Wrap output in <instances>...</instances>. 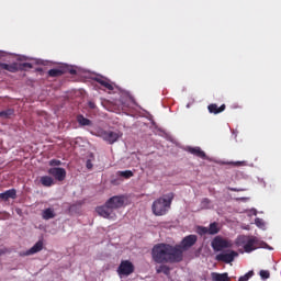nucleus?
I'll use <instances>...</instances> for the list:
<instances>
[{
  "instance_id": "f257e3e1",
  "label": "nucleus",
  "mask_w": 281,
  "mask_h": 281,
  "mask_svg": "<svg viewBox=\"0 0 281 281\" xmlns=\"http://www.w3.org/2000/svg\"><path fill=\"white\" fill-rule=\"evenodd\" d=\"M151 258L157 265L181 262L183 260V250H181V246L157 244L151 249Z\"/></svg>"
},
{
  "instance_id": "f03ea898",
  "label": "nucleus",
  "mask_w": 281,
  "mask_h": 281,
  "mask_svg": "<svg viewBox=\"0 0 281 281\" xmlns=\"http://www.w3.org/2000/svg\"><path fill=\"white\" fill-rule=\"evenodd\" d=\"M175 193H168L165 196L156 199L151 204V212L155 216H166L170 212Z\"/></svg>"
},
{
  "instance_id": "7ed1b4c3",
  "label": "nucleus",
  "mask_w": 281,
  "mask_h": 281,
  "mask_svg": "<svg viewBox=\"0 0 281 281\" xmlns=\"http://www.w3.org/2000/svg\"><path fill=\"white\" fill-rule=\"evenodd\" d=\"M238 240L240 245H244L246 254H251V251H256L260 247V241L255 236L241 235Z\"/></svg>"
},
{
  "instance_id": "20e7f679",
  "label": "nucleus",
  "mask_w": 281,
  "mask_h": 281,
  "mask_svg": "<svg viewBox=\"0 0 281 281\" xmlns=\"http://www.w3.org/2000/svg\"><path fill=\"white\" fill-rule=\"evenodd\" d=\"M34 66L30 63H12L5 64L0 63V71H9L10 74H16V71H27V69H32Z\"/></svg>"
},
{
  "instance_id": "39448f33",
  "label": "nucleus",
  "mask_w": 281,
  "mask_h": 281,
  "mask_svg": "<svg viewBox=\"0 0 281 281\" xmlns=\"http://www.w3.org/2000/svg\"><path fill=\"white\" fill-rule=\"evenodd\" d=\"M95 212L99 216H102V218H108L110 221H115V218H117V215H115V212L112 211L108 202L102 206H98Z\"/></svg>"
},
{
  "instance_id": "423d86ee",
  "label": "nucleus",
  "mask_w": 281,
  "mask_h": 281,
  "mask_svg": "<svg viewBox=\"0 0 281 281\" xmlns=\"http://www.w3.org/2000/svg\"><path fill=\"white\" fill-rule=\"evenodd\" d=\"M212 249L214 251H223V249H229L232 243L227 239H223L221 236H216L211 243Z\"/></svg>"
},
{
  "instance_id": "0eeeda50",
  "label": "nucleus",
  "mask_w": 281,
  "mask_h": 281,
  "mask_svg": "<svg viewBox=\"0 0 281 281\" xmlns=\"http://www.w3.org/2000/svg\"><path fill=\"white\" fill-rule=\"evenodd\" d=\"M238 254L236 250H227L225 252H221L215 256V260L217 262H225L226 265H229L231 262H234V259L237 258Z\"/></svg>"
},
{
  "instance_id": "6e6552de",
  "label": "nucleus",
  "mask_w": 281,
  "mask_h": 281,
  "mask_svg": "<svg viewBox=\"0 0 281 281\" xmlns=\"http://www.w3.org/2000/svg\"><path fill=\"white\" fill-rule=\"evenodd\" d=\"M117 271L120 276H131V273L135 271V266L128 260H123L121 261Z\"/></svg>"
},
{
  "instance_id": "1a4fd4ad",
  "label": "nucleus",
  "mask_w": 281,
  "mask_h": 281,
  "mask_svg": "<svg viewBox=\"0 0 281 281\" xmlns=\"http://www.w3.org/2000/svg\"><path fill=\"white\" fill-rule=\"evenodd\" d=\"M101 137L104 139V142H108V144H115L120 137H122V133L120 132H113V131H103L101 132Z\"/></svg>"
},
{
  "instance_id": "9d476101",
  "label": "nucleus",
  "mask_w": 281,
  "mask_h": 281,
  "mask_svg": "<svg viewBox=\"0 0 281 281\" xmlns=\"http://www.w3.org/2000/svg\"><path fill=\"white\" fill-rule=\"evenodd\" d=\"M48 175H50V177H54L56 181H65V179L67 178V170L60 167H53L48 169Z\"/></svg>"
},
{
  "instance_id": "9b49d317",
  "label": "nucleus",
  "mask_w": 281,
  "mask_h": 281,
  "mask_svg": "<svg viewBox=\"0 0 281 281\" xmlns=\"http://www.w3.org/2000/svg\"><path fill=\"white\" fill-rule=\"evenodd\" d=\"M196 240H199V238L196 237V235H189L186 236L180 244V249L181 251H186L188 249H190V247H194V245H196Z\"/></svg>"
},
{
  "instance_id": "f8f14e48",
  "label": "nucleus",
  "mask_w": 281,
  "mask_h": 281,
  "mask_svg": "<svg viewBox=\"0 0 281 281\" xmlns=\"http://www.w3.org/2000/svg\"><path fill=\"white\" fill-rule=\"evenodd\" d=\"M124 196L123 195H114L110 198L106 203L113 210H120V207H124Z\"/></svg>"
},
{
  "instance_id": "ddd939ff",
  "label": "nucleus",
  "mask_w": 281,
  "mask_h": 281,
  "mask_svg": "<svg viewBox=\"0 0 281 281\" xmlns=\"http://www.w3.org/2000/svg\"><path fill=\"white\" fill-rule=\"evenodd\" d=\"M38 251H43V240H38L33 247L26 250L23 256H34V254H38Z\"/></svg>"
},
{
  "instance_id": "4468645a",
  "label": "nucleus",
  "mask_w": 281,
  "mask_h": 281,
  "mask_svg": "<svg viewBox=\"0 0 281 281\" xmlns=\"http://www.w3.org/2000/svg\"><path fill=\"white\" fill-rule=\"evenodd\" d=\"M188 153L191 155H194L195 157H199L200 159H206L205 151L201 149V147H188Z\"/></svg>"
},
{
  "instance_id": "2eb2a0df",
  "label": "nucleus",
  "mask_w": 281,
  "mask_h": 281,
  "mask_svg": "<svg viewBox=\"0 0 281 281\" xmlns=\"http://www.w3.org/2000/svg\"><path fill=\"white\" fill-rule=\"evenodd\" d=\"M1 201H9V199H16V189H9L0 193Z\"/></svg>"
},
{
  "instance_id": "dca6fc26",
  "label": "nucleus",
  "mask_w": 281,
  "mask_h": 281,
  "mask_svg": "<svg viewBox=\"0 0 281 281\" xmlns=\"http://www.w3.org/2000/svg\"><path fill=\"white\" fill-rule=\"evenodd\" d=\"M225 104H222L220 108L216 103H212L207 106L210 113H214V115H218V113H223L225 111Z\"/></svg>"
},
{
  "instance_id": "f3484780",
  "label": "nucleus",
  "mask_w": 281,
  "mask_h": 281,
  "mask_svg": "<svg viewBox=\"0 0 281 281\" xmlns=\"http://www.w3.org/2000/svg\"><path fill=\"white\" fill-rule=\"evenodd\" d=\"M95 81L101 85V87H104V89H108V91H113L114 87L109 79H104L102 77L95 78Z\"/></svg>"
},
{
  "instance_id": "a211bd4d",
  "label": "nucleus",
  "mask_w": 281,
  "mask_h": 281,
  "mask_svg": "<svg viewBox=\"0 0 281 281\" xmlns=\"http://www.w3.org/2000/svg\"><path fill=\"white\" fill-rule=\"evenodd\" d=\"M42 218L44 221H50V218H56V212L52 207L45 209L42 212Z\"/></svg>"
},
{
  "instance_id": "6ab92c4d",
  "label": "nucleus",
  "mask_w": 281,
  "mask_h": 281,
  "mask_svg": "<svg viewBox=\"0 0 281 281\" xmlns=\"http://www.w3.org/2000/svg\"><path fill=\"white\" fill-rule=\"evenodd\" d=\"M41 183L44 186V188H52V186H54V178L49 176H43L41 177Z\"/></svg>"
},
{
  "instance_id": "aec40b11",
  "label": "nucleus",
  "mask_w": 281,
  "mask_h": 281,
  "mask_svg": "<svg viewBox=\"0 0 281 281\" xmlns=\"http://www.w3.org/2000/svg\"><path fill=\"white\" fill-rule=\"evenodd\" d=\"M212 278L214 281H229V276L227 274V272L225 273L213 272Z\"/></svg>"
},
{
  "instance_id": "412c9836",
  "label": "nucleus",
  "mask_w": 281,
  "mask_h": 281,
  "mask_svg": "<svg viewBox=\"0 0 281 281\" xmlns=\"http://www.w3.org/2000/svg\"><path fill=\"white\" fill-rule=\"evenodd\" d=\"M207 231L210 236H215V234H218V232H221V228H218V223H211Z\"/></svg>"
},
{
  "instance_id": "4be33fe9",
  "label": "nucleus",
  "mask_w": 281,
  "mask_h": 281,
  "mask_svg": "<svg viewBox=\"0 0 281 281\" xmlns=\"http://www.w3.org/2000/svg\"><path fill=\"white\" fill-rule=\"evenodd\" d=\"M77 122L80 124V126H91V120L85 117L82 114L77 116Z\"/></svg>"
},
{
  "instance_id": "5701e85b",
  "label": "nucleus",
  "mask_w": 281,
  "mask_h": 281,
  "mask_svg": "<svg viewBox=\"0 0 281 281\" xmlns=\"http://www.w3.org/2000/svg\"><path fill=\"white\" fill-rule=\"evenodd\" d=\"M63 74H65V71H63V69H58V68H53V69L48 70V76L50 78H58V77L63 76Z\"/></svg>"
},
{
  "instance_id": "b1692460",
  "label": "nucleus",
  "mask_w": 281,
  "mask_h": 281,
  "mask_svg": "<svg viewBox=\"0 0 281 281\" xmlns=\"http://www.w3.org/2000/svg\"><path fill=\"white\" fill-rule=\"evenodd\" d=\"M14 115L13 109L3 110L0 112V117H3L4 120H9V117H12Z\"/></svg>"
},
{
  "instance_id": "393cba45",
  "label": "nucleus",
  "mask_w": 281,
  "mask_h": 281,
  "mask_svg": "<svg viewBox=\"0 0 281 281\" xmlns=\"http://www.w3.org/2000/svg\"><path fill=\"white\" fill-rule=\"evenodd\" d=\"M157 273H164L165 276H168L170 273V267L166 265H161L156 269Z\"/></svg>"
},
{
  "instance_id": "a878e982",
  "label": "nucleus",
  "mask_w": 281,
  "mask_h": 281,
  "mask_svg": "<svg viewBox=\"0 0 281 281\" xmlns=\"http://www.w3.org/2000/svg\"><path fill=\"white\" fill-rule=\"evenodd\" d=\"M117 177H123V179H131L133 177V171L131 170H125V171H117L116 172Z\"/></svg>"
},
{
  "instance_id": "bb28decb",
  "label": "nucleus",
  "mask_w": 281,
  "mask_h": 281,
  "mask_svg": "<svg viewBox=\"0 0 281 281\" xmlns=\"http://www.w3.org/2000/svg\"><path fill=\"white\" fill-rule=\"evenodd\" d=\"M259 276L261 280H269V278H271L269 270H260Z\"/></svg>"
},
{
  "instance_id": "cd10ccee",
  "label": "nucleus",
  "mask_w": 281,
  "mask_h": 281,
  "mask_svg": "<svg viewBox=\"0 0 281 281\" xmlns=\"http://www.w3.org/2000/svg\"><path fill=\"white\" fill-rule=\"evenodd\" d=\"M196 232L200 236H205V234H210L207 227L204 226H198Z\"/></svg>"
},
{
  "instance_id": "c85d7f7f",
  "label": "nucleus",
  "mask_w": 281,
  "mask_h": 281,
  "mask_svg": "<svg viewBox=\"0 0 281 281\" xmlns=\"http://www.w3.org/2000/svg\"><path fill=\"white\" fill-rule=\"evenodd\" d=\"M251 276H254V271H249L246 274L239 277L238 281H248Z\"/></svg>"
},
{
  "instance_id": "c756f323",
  "label": "nucleus",
  "mask_w": 281,
  "mask_h": 281,
  "mask_svg": "<svg viewBox=\"0 0 281 281\" xmlns=\"http://www.w3.org/2000/svg\"><path fill=\"white\" fill-rule=\"evenodd\" d=\"M255 225H257V227H265V221H262L260 217H257L255 220Z\"/></svg>"
},
{
  "instance_id": "7c9ffc66",
  "label": "nucleus",
  "mask_w": 281,
  "mask_h": 281,
  "mask_svg": "<svg viewBox=\"0 0 281 281\" xmlns=\"http://www.w3.org/2000/svg\"><path fill=\"white\" fill-rule=\"evenodd\" d=\"M49 166H63V161L58 160V159H52L49 160Z\"/></svg>"
},
{
  "instance_id": "2f4dec72",
  "label": "nucleus",
  "mask_w": 281,
  "mask_h": 281,
  "mask_svg": "<svg viewBox=\"0 0 281 281\" xmlns=\"http://www.w3.org/2000/svg\"><path fill=\"white\" fill-rule=\"evenodd\" d=\"M86 168H88V170H91V168H93V164L91 162V160H87Z\"/></svg>"
},
{
  "instance_id": "473e14b6",
  "label": "nucleus",
  "mask_w": 281,
  "mask_h": 281,
  "mask_svg": "<svg viewBox=\"0 0 281 281\" xmlns=\"http://www.w3.org/2000/svg\"><path fill=\"white\" fill-rule=\"evenodd\" d=\"M231 192H245V189L228 188Z\"/></svg>"
},
{
  "instance_id": "72a5a7b5",
  "label": "nucleus",
  "mask_w": 281,
  "mask_h": 281,
  "mask_svg": "<svg viewBox=\"0 0 281 281\" xmlns=\"http://www.w3.org/2000/svg\"><path fill=\"white\" fill-rule=\"evenodd\" d=\"M210 203H212V201H210V199H207V198H204L202 200V205H210Z\"/></svg>"
},
{
  "instance_id": "f704fd0d",
  "label": "nucleus",
  "mask_w": 281,
  "mask_h": 281,
  "mask_svg": "<svg viewBox=\"0 0 281 281\" xmlns=\"http://www.w3.org/2000/svg\"><path fill=\"white\" fill-rule=\"evenodd\" d=\"M89 108H90V109H95V103L90 101V102H89Z\"/></svg>"
},
{
  "instance_id": "c9c22d12",
  "label": "nucleus",
  "mask_w": 281,
  "mask_h": 281,
  "mask_svg": "<svg viewBox=\"0 0 281 281\" xmlns=\"http://www.w3.org/2000/svg\"><path fill=\"white\" fill-rule=\"evenodd\" d=\"M234 166H245V162H243V161H237V162H234Z\"/></svg>"
},
{
  "instance_id": "e433bc0d",
  "label": "nucleus",
  "mask_w": 281,
  "mask_h": 281,
  "mask_svg": "<svg viewBox=\"0 0 281 281\" xmlns=\"http://www.w3.org/2000/svg\"><path fill=\"white\" fill-rule=\"evenodd\" d=\"M111 182L113 183V186H117L119 183L117 180H112Z\"/></svg>"
},
{
  "instance_id": "4c0bfd02",
  "label": "nucleus",
  "mask_w": 281,
  "mask_h": 281,
  "mask_svg": "<svg viewBox=\"0 0 281 281\" xmlns=\"http://www.w3.org/2000/svg\"><path fill=\"white\" fill-rule=\"evenodd\" d=\"M70 74H72V75L76 74V70H70Z\"/></svg>"
}]
</instances>
